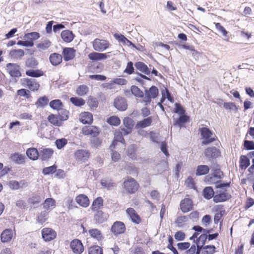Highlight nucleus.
Instances as JSON below:
<instances>
[{"label": "nucleus", "instance_id": "20", "mask_svg": "<svg viewBox=\"0 0 254 254\" xmlns=\"http://www.w3.org/2000/svg\"><path fill=\"white\" fill-rule=\"evenodd\" d=\"M123 124L126 128L122 127V130L124 131V135H127L130 133L134 127V121L129 117L125 118L123 120Z\"/></svg>", "mask_w": 254, "mask_h": 254}, {"label": "nucleus", "instance_id": "61", "mask_svg": "<svg viewBox=\"0 0 254 254\" xmlns=\"http://www.w3.org/2000/svg\"><path fill=\"white\" fill-rule=\"evenodd\" d=\"M67 143V140L65 138L58 139L55 141L57 147L59 149L63 148Z\"/></svg>", "mask_w": 254, "mask_h": 254}, {"label": "nucleus", "instance_id": "25", "mask_svg": "<svg viewBox=\"0 0 254 254\" xmlns=\"http://www.w3.org/2000/svg\"><path fill=\"white\" fill-rule=\"evenodd\" d=\"M47 120L51 125L55 127H61L64 124L59 117L56 114H51L48 116Z\"/></svg>", "mask_w": 254, "mask_h": 254}, {"label": "nucleus", "instance_id": "33", "mask_svg": "<svg viewBox=\"0 0 254 254\" xmlns=\"http://www.w3.org/2000/svg\"><path fill=\"white\" fill-rule=\"evenodd\" d=\"M27 156L32 160H36L38 159L39 153L38 150L34 147L28 148L26 152Z\"/></svg>", "mask_w": 254, "mask_h": 254}, {"label": "nucleus", "instance_id": "16", "mask_svg": "<svg viewBox=\"0 0 254 254\" xmlns=\"http://www.w3.org/2000/svg\"><path fill=\"white\" fill-rule=\"evenodd\" d=\"M204 155L209 160L216 159L221 156V151L215 146L209 147L205 149Z\"/></svg>", "mask_w": 254, "mask_h": 254}, {"label": "nucleus", "instance_id": "46", "mask_svg": "<svg viewBox=\"0 0 254 254\" xmlns=\"http://www.w3.org/2000/svg\"><path fill=\"white\" fill-rule=\"evenodd\" d=\"M52 42L51 41L46 39L38 43L37 45V48L42 50H46L50 48Z\"/></svg>", "mask_w": 254, "mask_h": 254}, {"label": "nucleus", "instance_id": "41", "mask_svg": "<svg viewBox=\"0 0 254 254\" xmlns=\"http://www.w3.org/2000/svg\"><path fill=\"white\" fill-rule=\"evenodd\" d=\"M50 107L55 110L59 111L64 107V104L60 99L52 100L49 103Z\"/></svg>", "mask_w": 254, "mask_h": 254}, {"label": "nucleus", "instance_id": "10", "mask_svg": "<svg viewBox=\"0 0 254 254\" xmlns=\"http://www.w3.org/2000/svg\"><path fill=\"white\" fill-rule=\"evenodd\" d=\"M15 234V229H5L1 233L0 241L3 243H8L14 238Z\"/></svg>", "mask_w": 254, "mask_h": 254}, {"label": "nucleus", "instance_id": "24", "mask_svg": "<svg viewBox=\"0 0 254 254\" xmlns=\"http://www.w3.org/2000/svg\"><path fill=\"white\" fill-rule=\"evenodd\" d=\"M88 233L92 238L98 242L103 241L104 238L101 231L97 228H93L89 230Z\"/></svg>", "mask_w": 254, "mask_h": 254}, {"label": "nucleus", "instance_id": "15", "mask_svg": "<svg viewBox=\"0 0 254 254\" xmlns=\"http://www.w3.org/2000/svg\"><path fill=\"white\" fill-rule=\"evenodd\" d=\"M83 134L86 136L96 137L99 134V128L95 126H85L81 129Z\"/></svg>", "mask_w": 254, "mask_h": 254}, {"label": "nucleus", "instance_id": "22", "mask_svg": "<svg viewBox=\"0 0 254 254\" xmlns=\"http://www.w3.org/2000/svg\"><path fill=\"white\" fill-rule=\"evenodd\" d=\"M110 53V52L108 53H101L96 52H93L92 53H90L88 55V58L93 61H98L106 60L108 58L109 56L108 54Z\"/></svg>", "mask_w": 254, "mask_h": 254}, {"label": "nucleus", "instance_id": "40", "mask_svg": "<svg viewBox=\"0 0 254 254\" xmlns=\"http://www.w3.org/2000/svg\"><path fill=\"white\" fill-rule=\"evenodd\" d=\"M38 61L34 57H30L26 59L25 62V66L27 68H35L38 65Z\"/></svg>", "mask_w": 254, "mask_h": 254}, {"label": "nucleus", "instance_id": "17", "mask_svg": "<svg viewBox=\"0 0 254 254\" xmlns=\"http://www.w3.org/2000/svg\"><path fill=\"white\" fill-rule=\"evenodd\" d=\"M180 209L183 213H187L193 209L192 200L189 198H185L180 202Z\"/></svg>", "mask_w": 254, "mask_h": 254}, {"label": "nucleus", "instance_id": "11", "mask_svg": "<svg viewBox=\"0 0 254 254\" xmlns=\"http://www.w3.org/2000/svg\"><path fill=\"white\" fill-rule=\"evenodd\" d=\"M74 157L76 161L85 162L89 159L90 152L86 149H78L74 152Z\"/></svg>", "mask_w": 254, "mask_h": 254}, {"label": "nucleus", "instance_id": "23", "mask_svg": "<svg viewBox=\"0 0 254 254\" xmlns=\"http://www.w3.org/2000/svg\"><path fill=\"white\" fill-rule=\"evenodd\" d=\"M115 107L120 111H125L127 107L126 100L123 97H117L114 101Z\"/></svg>", "mask_w": 254, "mask_h": 254}, {"label": "nucleus", "instance_id": "12", "mask_svg": "<svg viewBox=\"0 0 254 254\" xmlns=\"http://www.w3.org/2000/svg\"><path fill=\"white\" fill-rule=\"evenodd\" d=\"M110 230L114 235L118 236L126 232V227L123 222L117 221L113 223Z\"/></svg>", "mask_w": 254, "mask_h": 254}, {"label": "nucleus", "instance_id": "4", "mask_svg": "<svg viewBox=\"0 0 254 254\" xmlns=\"http://www.w3.org/2000/svg\"><path fill=\"white\" fill-rule=\"evenodd\" d=\"M93 48L96 51L103 52L108 49L111 44L107 40L96 38L92 42Z\"/></svg>", "mask_w": 254, "mask_h": 254}, {"label": "nucleus", "instance_id": "64", "mask_svg": "<svg viewBox=\"0 0 254 254\" xmlns=\"http://www.w3.org/2000/svg\"><path fill=\"white\" fill-rule=\"evenodd\" d=\"M49 100L46 96L39 98L36 102V105L38 106L43 107L47 105Z\"/></svg>", "mask_w": 254, "mask_h": 254}, {"label": "nucleus", "instance_id": "30", "mask_svg": "<svg viewBox=\"0 0 254 254\" xmlns=\"http://www.w3.org/2000/svg\"><path fill=\"white\" fill-rule=\"evenodd\" d=\"M49 60L52 65L57 66L62 62L63 57L61 55L55 53L51 54Z\"/></svg>", "mask_w": 254, "mask_h": 254}, {"label": "nucleus", "instance_id": "38", "mask_svg": "<svg viewBox=\"0 0 254 254\" xmlns=\"http://www.w3.org/2000/svg\"><path fill=\"white\" fill-rule=\"evenodd\" d=\"M189 116L185 114L181 115L180 117L175 121L174 125H178L179 127H182L185 124L189 122Z\"/></svg>", "mask_w": 254, "mask_h": 254}, {"label": "nucleus", "instance_id": "36", "mask_svg": "<svg viewBox=\"0 0 254 254\" xmlns=\"http://www.w3.org/2000/svg\"><path fill=\"white\" fill-rule=\"evenodd\" d=\"M61 37L66 43L71 42L74 38L72 32L68 30L63 31L61 33Z\"/></svg>", "mask_w": 254, "mask_h": 254}, {"label": "nucleus", "instance_id": "8", "mask_svg": "<svg viewBox=\"0 0 254 254\" xmlns=\"http://www.w3.org/2000/svg\"><path fill=\"white\" fill-rule=\"evenodd\" d=\"M212 229L204 230L203 234L200 235L195 241V244L197 247V254H199L200 251L204 246L206 240L207 239V234L212 232Z\"/></svg>", "mask_w": 254, "mask_h": 254}, {"label": "nucleus", "instance_id": "50", "mask_svg": "<svg viewBox=\"0 0 254 254\" xmlns=\"http://www.w3.org/2000/svg\"><path fill=\"white\" fill-rule=\"evenodd\" d=\"M88 254H103V249L97 245L91 246L88 249Z\"/></svg>", "mask_w": 254, "mask_h": 254}, {"label": "nucleus", "instance_id": "58", "mask_svg": "<svg viewBox=\"0 0 254 254\" xmlns=\"http://www.w3.org/2000/svg\"><path fill=\"white\" fill-rule=\"evenodd\" d=\"M87 103L90 108H97L98 105L96 98L91 96L88 97Z\"/></svg>", "mask_w": 254, "mask_h": 254}, {"label": "nucleus", "instance_id": "48", "mask_svg": "<svg viewBox=\"0 0 254 254\" xmlns=\"http://www.w3.org/2000/svg\"><path fill=\"white\" fill-rule=\"evenodd\" d=\"M114 37L119 42H122L123 44H127V45H131V42L128 40L124 35L121 34L115 33L114 34Z\"/></svg>", "mask_w": 254, "mask_h": 254}, {"label": "nucleus", "instance_id": "18", "mask_svg": "<svg viewBox=\"0 0 254 254\" xmlns=\"http://www.w3.org/2000/svg\"><path fill=\"white\" fill-rule=\"evenodd\" d=\"M126 213L129 216L130 219L135 224H139L141 222V218L136 211L131 207L127 209Z\"/></svg>", "mask_w": 254, "mask_h": 254}, {"label": "nucleus", "instance_id": "52", "mask_svg": "<svg viewBox=\"0 0 254 254\" xmlns=\"http://www.w3.org/2000/svg\"><path fill=\"white\" fill-rule=\"evenodd\" d=\"M70 101L74 106L78 107L82 106L85 103L84 100L78 97H71L70 98Z\"/></svg>", "mask_w": 254, "mask_h": 254}, {"label": "nucleus", "instance_id": "55", "mask_svg": "<svg viewBox=\"0 0 254 254\" xmlns=\"http://www.w3.org/2000/svg\"><path fill=\"white\" fill-rule=\"evenodd\" d=\"M107 122L111 126H118L121 124V120L119 117L113 116L108 119Z\"/></svg>", "mask_w": 254, "mask_h": 254}, {"label": "nucleus", "instance_id": "57", "mask_svg": "<svg viewBox=\"0 0 254 254\" xmlns=\"http://www.w3.org/2000/svg\"><path fill=\"white\" fill-rule=\"evenodd\" d=\"M202 250H204V254H213L216 252V248L213 245L203 246Z\"/></svg>", "mask_w": 254, "mask_h": 254}, {"label": "nucleus", "instance_id": "53", "mask_svg": "<svg viewBox=\"0 0 254 254\" xmlns=\"http://www.w3.org/2000/svg\"><path fill=\"white\" fill-rule=\"evenodd\" d=\"M25 37L30 41H32L38 39L40 37V34L37 32H32L25 34Z\"/></svg>", "mask_w": 254, "mask_h": 254}, {"label": "nucleus", "instance_id": "21", "mask_svg": "<svg viewBox=\"0 0 254 254\" xmlns=\"http://www.w3.org/2000/svg\"><path fill=\"white\" fill-rule=\"evenodd\" d=\"M75 53L76 51L73 48H64L62 52L64 60L67 62L73 59Z\"/></svg>", "mask_w": 254, "mask_h": 254}, {"label": "nucleus", "instance_id": "39", "mask_svg": "<svg viewBox=\"0 0 254 254\" xmlns=\"http://www.w3.org/2000/svg\"><path fill=\"white\" fill-rule=\"evenodd\" d=\"M239 167L241 169L245 170L250 165V159L244 155H242L240 158Z\"/></svg>", "mask_w": 254, "mask_h": 254}, {"label": "nucleus", "instance_id": "47", "mask_svg": "<svg viewBox=\"0 0 254 254\" xmlns=\"http://www.w3.org/2000/svg\"><path fill=\"white\" fill-rule=\"evenodd\" d=\"M130 90L132 94L136 97L143 98L144 97V93L143 91L135 85L131 86Z\"/></svg>", "mask_w": 254, "mask_h": 254}, {"label": "nucleus", "instance_id": "14", "mask_svg": "<svg viewBox=\"0 0 254 254\" xmlns=\"http://www.w3.org/2000/svg\"><path fill=\"white\" fill-rule=\"evenodd\" d=\"M70 248L74 254H81L84 250L82 243L77 239H74L71 241Z\"/></svg>", "mask_w": 254, "mask_h": 254}, {"label": "nucleus", "instance_id": "32", "mask_svg": "<svg viewBox=\"0 0 254 254\" xmlns=\"http://www.w3.org/2000/svg\"><path fill=\"white\" fill-rule=\"evenodd\" d=\"M152 123V118L147 117L137 123L135 126L136 128H143L149 127Z\"/></svg>", "mask_w": 254, "mask_h": 254}, {"label": "nucleus", "instance_id": "9", "mask_svg": "<svg viewBox=\"0 0 254 254\" xmlns=\"http://www.w3.org/2000/svg\"><path fill=\"white\" fill-rule=\"evenodd\" d=\"M42 237L45 242H50L57 237V232L52 228H44L41 231Z\"/></svg>", "mask_w": 254, "mask_h": 254}, {"label": "nucleus", "instance_id": "37", "mask_svg": "<svg viewBox=\"0 0 254 254\" xmlns=\"http://www.w3.org/2000/svg\"><path fill=\"white\" fill-rule=\"evenodd\" d=\"M54 150L51 148H44L40 151V155L43 160H47L51 157Z\"/></svg>", "mask_w": 254, "mask_h": 254}, {"label": "nucleus", "instance_id": "27", "mask_svg": "<svg viewBox=\"0 0 254 254\" xmlns=\"http://www.w3.org/2000/svg\"><path fill=\"white\" fill-rule=\"evenodd\" d=\"M8 186L11 190H16L21 188L26 187L27 182L24 180H21L19 182L15 180H12L9 181Z\"/></svg>", "mask_w": 254, "mask_h": 254}, {"label": "nucleus", "instance_id": "3", "mask_svg": "<svg viewBox=\"0 0 254 254\" xmlns=\"http://www.w3.org/2000/svg\"><path fill=\"white\" fill-rule=\"evenodd\" d=\"M198 131L203 139L202 145H208L218 140L217 136L208 127H200L198 129Z\"/></svg>", "mask_w": 254, "mask_h": 254}, {"label": "nucleus", "instance_id": "5", "mask_svg": "<svg viewBox=\"0 0 254 254\" xmlns=\"http://www.w3.org/2000/svg\"><path fill=\"white\" fill-rule=\"evenodd\" d=\"M5 70L12 77L18 78L22 76L20 66L16 63L7 64Z\"/></svg>", "mask_w": 254, "mask_h": 254}, {"label": "nucleus", "instance_id": "1", "mask_svg": "<svg viewBox=\"0 0 254 254\" xmlns=\"http://www.w3.org/2000/svg\"><path fill=\"white\" fill-rule=\"evenodd\" d=\"M230 183H221L219 182L216 183V189H221L217 190L216 194L214 196L213 200L215 203L222 202L228 200L231 198V194L225 189V187H229Z\"/></svg>", "mask_w": 254, "mask_h": 254}, {"label": "nucleus", "instance_id": "6", "mask_svg": "<svg viewBox=\"0 0 254 254\" xmlns=\"http://www.w3.org/2000/svg\"><path fill=\"white\" fill-rule=\"evenodd\" d=\"M22 86L28 88L31 91H37L40 88L39 83L35 79L24 78L21 80Z\"/></svg>", "mask_w": 254, "mask_h": 254}, {"label": "nucleus", "instance_id": "63", "mask_svg": "<svg viewBox=\"0 0 254 254\" xmlns=\"http://www.w3.org/2000/svg\"><path fill=\"white\" fill-rule=\"evenodd\" d=\"M134 68L133 66V63L129 62L127 63L126 69L124 72L127 74H131L134 72Z\"/></svg>", "mask_w": 254, "mask_h": 254}, {"label": "nucleus", "instance_id": "54", "mask_svg": "<svg viewBox=\"0 0 254 254\" xmlns=\"http://www.w3.org/2000/svg\"><path fill=\"white\" fill-rule=\"evenodd\" d=\"M44 207L47 210L50 209L51 207H55L56 205V201L52 198H48L46 199L44 203Z\"/></svg>", "mask_w": 254, "mask_h": 254}, {"label": "nucleus", "instance_id": "44", "mask_svg": "<svg viewBox=\"0 0 254 254\" xmlns=\"http://www.w3.org/2000/svg\"><path fill=\"white\" fill-rule=\"evenodd\" d=\"M209 171V168L205 165H198L196 171V176H201L207 174Z\"/></svg>", "mask_w": 254, "mask_h": 254}, {"label": "nucleus", "instance_id": "13", "mask_svg": "<svg viewBox=\"0 0 254 254\" xmlns=\"http://www.w3.org/2000/svg\"><path fill=\"white\" fill-rule=\"evenodd\" d=\"M124 131L122 130V127L115 130L114 133V138L112 144L110 145V148L113 149L115 147L118 142H120L124 144H125V140L124 138Z\"/></svg>", "mask_w": 254, "mask_h": 254}, {"label": "nucleus", "instance_id": "2", "mask_svg": "<svg viewBox=\"0 0 254 254\" xmlns=\"http://www.w3.org/2000/svg\"><path fill=\"white\" fill-rule=\"evenodd\" d=\"M140 188L139 183L136 180L131 177L126 178L123 184V188L126 193L133 194L138 191Z\"/></svg>", "mask_w": 254, "mask_h": 254}, {"label": "nucleus", "instance_id": "49", "mask_svg": "<svg viewBox=\"0 0 254 254\" xmlns=\"http://www.w3.org/2000/svg\"><path fill=\"white\" fill-rule=\"evenodd\" d=\"M188 221V217L187 216H181L177 218L175 223L179 227H182L185 226Z\"/></svg>", "mask_w": 254, "mask_h": 254}, {"label": "nucleus", "instance_id": "45", "mask_svg": "<svg viewBox=\"0 0 254 254\" xmlns=\"http://www.w3.org/2000/svg\"><path fill=\"white\" fill-rule=\"evenodd\" d=\"M203 195L204 198L209 199L212 197H214V191L211 187H205L203 190Z\"/></svg>", "mask_w": 254, "mask_h": 254}, {"label": "nucleus", "instance_id": "35", "mask_svg": "<svg viewBox=\"0 0 254 254\" xmlns=\"http://www.w3.org/2000/svg\"><path fill=\"white\" fill-rule=\"evenodd\" d=\"M25 74L27 76L37 78L43 76L44 73L41 69H29L26 70Z\"/></svg>", "mask_w": 254, "mask_h": 254}, {"label": "nucleus", "instance_id": "29", "mask_svg": "<svg viewBox=\"0 0 254 254\" xmlns=\"http://www.w3.org/2000/svg\"><path fill=\"white\" fill-rule=\"evenodd\" d=\"M95 212V213L94 215V220L96 223L101 224L107 220V214L102 210L96 211Z\"/></svg>", "mask_w": 254, "mask_h": 254}, {"label": "nucleus", "instance_id": "31", "mask_svg": "<svg viewBox=\"0 0 254 254\" xmlns=\"http://www.w3.org/2000/svg\"><path fill=\"white\" fill-rule=\"evenodd\" d=\"M103 206V199L101 197H98L94 199L90 207L92 211L100 210Z\"/></svg>", "mask_w": 254, "mask_h": 254}, {"label": "nucleus", "instance_id": "19", "mask_svg": "<svg viewBox=\"0 0 254 254\" xmlns=\"http://www.w3.org/2000/svg\"><path fill=\"white\" fill-rule=\"evenodd\" d=\"M79 120L84 125H91L93 122V115L89 112H81L79 115Z\"/></svg>", "mask_w": 254, "mask_h": 254}, {"label": "nucleus", "instance_id": "60", "mask_svg": "<svg viewBox=\"0 0 254 254\" xmlns=\"http://www.w3.org/2000/svg\"><path fill=\"white\" fill-rule=\"evenodd\" d=\"M57 170V166L55 165H53V166L45 167L43 169L42 173L44 175H49L51 173H54Z\"/></svg>", "mask_w": 254, "mask_h": 254}, {"label": "nucleus", "instance_id": "34", "mask_svg": "<svg viewBox=\"0 0 254 254\" xmlns=\"http://www.w3.org/2000/svg\"><path fill=\"white\" fill-rule=\"evenodd\" d=\"M10 159L16 164H22L25 163V156L21 154L15 153L10 155Z\"/></svg>", "mask_w": 254, "mask_h": 254}, {"label": "nucleus", "instance_id": "28", "mask_svg": "<svg viewBox=\"0 0 254 254\" xmlns=\"http://www.w3.org/2000/svg\"><path fill=\"white\" fill-rule=\"evenodd\" d=\"M25 55L24 50L22 49H13L9 52V57L13 60H21Z\"/></svg>", "mask_w": 254, "mask_h": 254}, {"label": "nucleus", "instance_id": "42", "mask_svg": "<svg viewBox=\"0 0 254 254\" xmlns=\"http://www.w3.org/2000/svg\"><path fill=\"white\" fill-rule=\"evenodd\" d=\"M58 111V114L57 115L63 123L64 122L68 119L69 112L67 110L62 108Z\"/></svg>", "mask_w": 254, "mask_h": 254}, {"label": "nucleus", "instance_id": "43", "mask_svg": "<svg viewBox=\"0 0 254 254\" xmlns=\"http://www.w3.org/2000/svg\"><path fill=\"white\" fill-rule=\"evenodd\" d=\"M135 66L138 70L146 74H148L150 73V70L147 66L142 62H138L135 63Z\"/></svg>", "mask_w": 254, "mask_h": 254}, {"label": "nucleus", "instance_id": "62", "mask_svg": "<svg viewBox=\"0 0 254 254\" xmlns=\"http://www.w3.org/2000/svg\"><path fill=\"white\" fill-rule=\"evenodd\" d=\"M185 185L186 186L190 188V189H195V184L194 181L193 179L191 177H189L185 181Z\"/></svg>", "mask_w": 254, "mask_h": 254}, {"label": "nucleus", "instance_id": "59", "mask_svg": "<svg viewBox=\"0 0 254 254\" xmlns=\"http://www.w3.org/2000/svg\"><path fill=\"white\" fill-rule=\"evenodd\" d=\"M17 94L18 96L25 97L27 99H29L31 97L29 90L26 89L22 88L18 90Z\"/></svg>", "mask_w": 254, "mask_h": 254}, {"label": "nucleus", "instance_id": "51", "mask_svg": "<svg viewBox=\"0 0 254 254\" xmlns=\"http://www.w3.org/2000/svg\"><path fill=\"white\" fill-rule=\"evenodd\" d=\"M88 92V87L85 85H79L76 89V94L80 96L85 95Z\"/></svg>", "mask_w": 254, "mask_h": 254}, {"label": "nucleus", "instance_id": "7", "mask_svg": "<svg viewBox=\"0 0 254 254\" xmlns=\"http://www.w3.org/2000/svg\"><path fill=\"white\" fill-rule=\"evenodd\" d=\"M158 89L155 86H152L148 90H145V96L143 97V102L147 105L151 101V99L156 98L158 95Z\"/></svg>", "mask_w": 254, "mask_h": 254}, {"label": "nucleus", "instance_id": "56", "mask_svg": "<svg viewBox=\"0 0 254 254\" xmlns=\"http://www.w3.org/2000/svg\"><path fill=\"white\" fill-rule=\"evenodd\" d=\"M101 184L103 187L107 188L108 190L111 189L116 186V184L111 180H102L101 181Z\"/></svg>", "mask_w": 254, "mask_h": 254}, {"label": "nucleus", "instance_id": "26", "mask_svg": "<svg viewBox=\"0 0 254 254\" xmlns=\"http://www.w3.org/2000/svg\"><path fill=\"white\" fill-rule=\"evenodd\" d=\"M76 202L81 206L87 207L89 205V199L87 195L80 194L75 197Z\"/></svg>", "mask_w": 254, "mask_h": 254}]
</instances>
